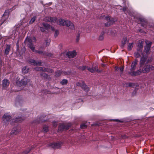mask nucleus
I'll use <instances>...</instances> for the list:
<instances>
[{
  "label": "nucleus",
  "mask_w": 154,
  "mask_h": 154,
  "mask_svg": "<svg viewBox=\"0 0 154 154\" xmlns=\"http://www.w3.org/2000/svg\"><path fill=\"white\" fill-rule=\"evenodd\" d=\"M25 42L28 45V47L33 52H37L35 49V47L31 42V40L29 39H26Z\"/></svg>",
  "instance_id": "3"
},
{
  "label": "nucleus",
  "mask_w": 154,
  "mask_h": 154,
  "mask_svg": "<svg viewBox=\"0 0 154 154\" xmlns=\"http://www.w3.org/2000/svg\"><path fill=\"white\" fill-rule=\"evenodd\" d=\"M87 127V125L85 124H82L80 125V127L81 128L83 129Z\"/></svg>",
  "instance_id": "27"
},
{
  "label": "nucleus",
  "mask_w": 154,
  "mask_h": 154,
  "mask_svg": "<svg viewBox=\"0 0 154 154\" xmlns=\"http://www.w3.org/2000/svg\"><path fill=\"white\" fill-rule=\"evenodd\" d=\"M87 69L88 70L92 73L94 72L95 71H97V69L95 67H93L92 68L87 67Z\"/></svg>",
  "instance_id": "17"
},
{
  "label": "nucleus",
  "mask_w": 154,
  "mask_h": 154,
  "mask_svg": "<svg viewBox=\"0 0 154 154\" xmlns=\"http://www.w3.org/2000/svg\"><path fill=\"white\" fill-rule=\"evenodd\" d=\"M146 45L145 48V51L146 54H148L149 51L152 43L148 41H146Z\"/></svg>",
  "instance_id": "4"
},
{
  "label": "nucleus",
  "mask_w": 154,
  "mask_h": 154,
  "mask_svg": "<svg viewBox=\"0 0 154 154\" xmlns=\"http://www.w3.org/2000/svg\"><path fill=\"white\" fill-rule=\"evenodd\" d=\"M2 23H1V25H2Z\"/></svg>",
  "instance_id": "40"
},
{
  "label": "nucleus",
  "mask_w": 154,
  "mask_h": 154,
  "mask_svg": "<svg viewBox=\"0 0 154 154\" xmlns=\"http://www.w3.org/2000/svg\"><path fill=\"white\" fill-rule=\"evenodd\" d=\"M142 52V50L137 49V51L135 53V56L136 57H139L140 56V54Z\"/></svg>",
  "instance_id": "15"
},
{
  "label": "nucleus",
  "mask_w": 154,
  "mask_h": 154,
  "mask_svg": "<svg viewBox=\"0 0 154 154\" xmlns=\"http://www.w3.org/2000/svg\"><path fill=\"white\" fill-rule=\"evenodd\" d=\"M44 21L53 23L57 22V24L60 26H66L71 29H73L74 28V26L72 22L67 20H65L62 19H60L58 21H57V18L56 17H47L44 19Z\"/></svg>",
  "instance_id": "2"
},
{
  "label": "nucleus",
  "mask_w": 154,
  "mask_h": 154,
  "mask_svg": "<svg viewBox=\"0 0 154 154\" xmlns=\"http://www.w3.org/2000/svg\"><path fill=\"white\" fill-rule=\"evenodd\" d=\"M9 84V82L8 80L5 79L2 82V86L3 88H5L7 87Z\"/></svg>",
  "instance_id": "10"
},
{
  "label": "nucleus",
  "mask_w": 154,
  "mask_h": 154,
  "mask_svg": "<svg viewBox=\"0 0 154 154\" xmlns=\"http://www.w3.org/2000/svg\"><path fill=\"white\" fill-rule=\"evenodd\" d=\"M110 24V23H109V22H108L107 23V25H109Z\"/></svg>",
  "instance_id": "37"
},
{
  "label": "nucleus",
  "mask_w": 154,
  "mask_h": 154,
  "mask_svg": "<svg viewBox=\"0 0 154 154\" xmlns=\"http://www.w3.org/2000/svg\"><path fill=\"white\" fill-rule=\"evenodd\" d=\"M67 82V81L66 79H63L60 83L62 85H64L66 84Z\"/></svg>",
  "instance_id": "24"
},
{
  "label": "nucleus",
  "mask_w": 154,
  "mask_h": 154,
  "mask_svg": "<svg viewBox=\"0 0 154 154\" xmlns=\"http://www.w3.org/2000/svg\"><path fill=\"white\" fill-rule=\"evenodd\" d=\"M11 46L10 45H8L5 50V53L6 54H8L10 50Z\"/></svg>",
  "instance_id": "16"
},
{
  "label": "nucleus",
  "mask_w": 154,
  "mask_h": 154,
  "mask_svg": "<svg viewBox=\"0 0 154 154\" xmlns=\"http://www.w3.org/2000/svg\"><path fill=\"white\" fill-rule=\"evenodd\" d=\"M77 85L78 86H80L86 92L89 91V88L83 82H82V84L78 82L77 83Z\"/></svg>",
  "instance_id": "5"
},
{
  "label": "nucleus",
  "mask_w": 154,
  "mask_h": 154,
  "mask_svg": "<svg viewBox=\"0 0 154 154\" xmlns=\"http://www.w3.org/2000/svg\"><path fill=\"white\" fill-rule=\"evenodd\" d=\"M11 116L8 114H5L3 116V121H8L11 119Z\"/></svg>",
  "instance_id": "14"
},
{
  "label": "nucleus",
  "mask_w": 154,
  "mask_h": 154,
  "mask_svg": "<svg viewBox=\"0 0 154 154\" xmlns=\"http://www.w3.org/2000/svg\"><path fill=\"white\" fill-rule=\"evenodd\" d=\"M60 75V72H56V73L55 75L56 76H59Z\"/></svg>",
  "instance_id": "32"
},
{
  "label": "nucleus",
  "mask_w": 154,
  "mask_h": 154,
  "mask_svg": "<svg viewBox=\"0 0 154 154\" xmlns=\"http://www.w3.org/2000/svg\"><path fill=\"white\" fill-rule=\"evenodd\" d=\"M103 38V37L102 35H101L99 37V39L100 40H102Z\"/></svg>",
  "instance_id": "33"
},
{
  "label": "nucleus",
  "mask_w": 154,
  "mask_h": 154,
  "mask_svg": "<svg viewBox=\"0 0 154 154\" xmlns=\"http://www.w3.org/2000/svg\"><path fill=\"white\" fill-rule=\"evenodd\" d=\"M49 146L53 148H58L61 146L60 144L59 143H51L49 144Z\"/></svg>",
  "instance_id": "7"
},
{
  "label": "nucleus",
  "mask_w": 154,
  "mask_h": 154,
  "mask_svg": "<svg viewBox=\"0 0 154 154\" xmlns=\"http://www.w3.org/2000/svg\"><path fill=\"white\" fill-rule=\"evenodd\" d=\"M40 29H41V30L42 32H44L45 31V29L43 28L40 27Z\"/></svg>",
  "instance_id": "34"
},
{
  "label": "nucleus",
  "mask_w": 154,
  "mask_h": 154,
  "mask_svg": "<svg viewBox=\"0 0 154 154\" xmlns=\"http://www.w3.org/2000/svg\"><path fill=\"white\" fill-rule=\"evenodd\" d=\"M48 128L47 127H45L43 128V131L45 132H47L48 131Z\"/></svg>",
  "instance_id": "28"
},
{
  "label": "nucleus",
  "mask_w": 154,
  "mask_h": 154,
  "mask_svg": "<svg viewBox=\"0 0 154 154\" xmlns=\"http://www.w3.org/2000/svg\"><path fill=\"white\" fill-rule=\"evenodd\" d=\"M27 39H29L31 40V42L32 44L33 42H35L36 41V39L35 38L33 37L32 38V39H30L29 38H27Z\"/></svg>",
  "instance_id": "26"
},
{
  "label": "nucleus",
  "mask_w": 154,
  "mask_h": 154,
  "mask_svg": "<svg viewBox=\"0 0 154 154\" xmlns=\"http://www.w3.org/2000/svg\"><path fill=\"white\" fill-rule=\"evenodd\" d=\"M147 57L145 56L142 57L141 59L140 64L141 65L140 67V69L136 72L132 71L130 73V74L133 76H136L140 74L142 72L143 73H146L149 72L150 71L154 69V66L151 65H148L144 66L142 68L141 70V69L142 67V65L145 62Z\"/></svg>",
  "instance_id": "1"
},
{
  "label": "nucleus",
  "mask_w": 154,
  "mask_h": 154,
  "mask_svg": "<svg viewBox=\"0 0 154 154\" xmlns=\"http://www.w3.org/2000/svg\"><path fill=\"white\" fill-rule=\"evenodd\" d=\"M69 128V127H67L65 126L63 124L60 125L59 127V130L60 131L63 130V129H67Z\"/></svg>",
  "instance_id": "18"
},
{
  "label": "nucleus",
  "mask_w": 154,
  "mask_h": 154,
  "mask_svg": "<svg viewBox=\"0 0 154 154\" xmlns=\"http://www.w3.org/2000/svg\"><path fill=\"white\" fill-rule=\"evenodd\" d=\"M59 32L57 30H56L55 31V33H54V36L55 37H57L58 36V35L59 34Z\"/></svg>",
  "instance_id": "30"
},
{
  "label": "nucleus",
  "mask_w": 154,
  "mask_h": 154,
  "mask_svg": "<svg viewBox=\"0 0 154 154\" xmlns=\"http://www.w3.org/2000/svg\"><path fill=\"white\" fill-rule=\"evenodd\" d=\"M29 152V151H28L27 152H26V153H28Z\"/></svg>",
  "instance_id": "39"
},
{
  "label": "nucleus",
  "mask_w": 154,
  "mask_h": 154,
  "mask_svg": "<svg viewBox=\"0 0 154 154\" xmlns=\"http://www.w3.org/2000/svg\"><path fill=\"white\" fill-rule=\"evenodd\" d=\"M38 52L39 53H40V52Z\"/></svg>",
  "instance_id": "41"
},
{
  "label": "nucleus",
  "mask_w": 154,
  "mask_h": 154,
  "mask_svg": "<svg viewBox=\"0 0 154 154\" xmlns=\"http://www.w3.org/2000/svg\"><path fill=\"white\" fill-rule=\"evenodd\" d=\"M124 69V67L122 66L120 68H119V71L120 72H122Z\"/></svg>",
  "instance_id": "29"
},
{
  "label": "nucleus",
  "mask_w": 154,
  "mask_h": 154,
  "mask_svg": "<svg viewBox=\"0 0 154 154\" xmlns=\"http://www.w3.org/2000/svg\"><path fill=\"white\" fill-rule=\"evenodd\" d=\"M35 70L39 71H42L43 72H52L53 70L49 68L43 69L42 67H38L35 68Z\"/></svg>",
  "instance_id": "6"
},
{
  "label": "nucleus",
  "mask_w": 154,
  "mask_h": 154,
  "mask_svg": "<svg viewBox=\"0 0 154 154\" xmlns=\"http://www.w3.org/2000/svg\"><path fill=\"white\" fill-rule=\"evenodd\" d=\"M36 17H33L31 20L29 22L30 23H33L36 20Z\"/></svg>",
  "instance_id": "23"
},
{
  "label": "nucleus",
  "mask_w": 154,
  "mask_h": 154,
  "mask_svg": "<svg viewBox=\"0 0 154 154\" xmlns=\"http://www.w3.org/2000/svg\"><path fill=\"white\" fill-rule=\"evenodd\" d=\"M29 62L31 64L35 66H39L41 64V63L40 62L36 61L33 60H30Z\"/></svg>",
  "instance_id": "9"
},
{
  "label": "nucleus",
  "mask_w": 154,
  "mask_h": 154,
  "mask_svg": "<svg viewBox=\"0 0 154 154\" xmlns=\"http://www.w3.org/2000/svg\"><path fill=\"white\" fill-rule=\"evenodd\" d=\"M106 20L108 21V20H109L110 18L109 17H107L106 18Z\"/></svg>",
  "instance_id": "36"
},
{
  "label": "nucleus",
  "mask_w": 154,
  "mask_h": 154,
  "mask_svg": "<svg viewBox=\"0 0 154 154\" xmlns=\"http://www.w3.org/2000/svg\"><path fill=\"white\" fill-rule=\"evenodd\" d=\"M8 16L7 12H5L4 13L3 16H2V18L3 20H5L6 19H7L8 17Z\"/></svg>",
  "instance_id": "21"
},
{
  "label": "nucleus",
  "mask_w": 154,
  "mask_h": 154,
  "mask_svg": "<svg viewBox=\"0 0 154 154\" xmlns=\"http://www.w3.org/2000/svg\"><path fill=\"white\" fill-rule=\"evenodd\" d=\"M42 24L45 28L46 29H51L52 30H53L54 29V27L51 26L47 23H44Z\"/></svg>",
  "instance_id": "13"
},
{
  "label": "nucleus",
  "mask_w": 154,
  "mask_h": 154,
  "mask_svg": "<svg viewBox=\"0 0 154 154\" xmlns=\"http://www.w3.org/2000/svg\"><path fill=\"white\" fill-rule=\"evenodd\" d=\"M29 82L26 78H24L23 79L21 80L20 82V85H25L27 84V83Z\"/></svg>",
  "instance_id": "12"
},
{
  "label": "nucleus",
  "mask_w": 154,
  "mask_h": 154,
  "mask_svg": "<svg viewBox=\"0 0 154 154\" xmlns=\"http://www.w3.org/2000/svg\"><path fill=\"white\" fill-rule=\"evenodd\" d=\"M50 39H47L46 41V44L47 45H48L50 44Z\"/></svg>",
  "instance_id": "31"
},
{
  "label": "nucleus",
  "mask_w": 154,
  "mask_h": 154,
  "mask_svg": "<svg viewBox=\"0 0 154 154\" xmlns=\"http://www.w3.org/2000/svg\"><path fill=\"white\" fill-rule=\"evenodd\" d=\"M86 67V66H80L79 67H78V69H80V70H85L86 68H87V67Z\"/></svg>",
  "instance_id": "25"
},
{
  "label": "nucleus",
  "mask_w": 154,
  "mask_h": 154,
  "mask_svg": "<svg viewBox=\"0 0 154 154\" xmlns=\"http://www.w3.org/2000/svg\"><path fill=\"white\" fill-rule=\"evenodd\" d=\"M76 54V53L75 51H69L67 53V55L69 58H72L75 57Z\"/></svg>",
  "instance_id": "8"
},
{
  "label": "nucleus",
  "mask_w": 154,
  "mask_h": 154,
  "mask_svg": "<svg viewBox=\"0 0 154 154\" xmlns=\"http://www.w3.org/2000/svg\"><path fill=\"white\" fill-rule=\"evenodd\" d=\"M29 71V69L26 66L23 67L22 69V72L23 74L27 73Z\"/></svg>",
  "instance_id": "19"
},
{
  "label": "nucleus",
  "mask_w": 154,
  "mask_h": 154,
  "mask_svg": "<svg viewBox=\"0 0 154 154\" xmlns=\"http://www.w3.org/2000/svg\"><path fill=\"white\" fill-rule=\"evenodd\" d=\"M115 69L116 70H119V68L118 67L116 66L115 67Z\"/></svg>",
  "instance_id": "35"
},
{
  "label": "nucleus",
  "mask_w": 154,
  "mask_h": 154,
  "mask_svg": "<svg viewBox=\"0 0 154 154\" xmlns=\"http://www.w3.org/2000/svg\"><path fill=\"white\" fill-rule=\"evenodd\" d=\"M143 42L141 41H140L139 42L138 44V47L139 48V49L141 50V48H143Z\"/></svg>",
  "instance_id": "20"
},
{
  "label": "nucleus",
  "mask_w": 154,
  "mask_h": 154,
  "mask_svg": "<svg viewBox=\"0 0 154 154\" xmlns=\"http://www.w3.org/2000/svg\"><path fill=\"white\" fill-rule=\"evenodd\" d=\"M2 63V62L1 60H0V64Z\"/></svg>",
  "instance_id": "38"
},
{
  "label": "nucleus",
  "mask_w": 154,
  "mask_h": 154,
  "mask_svg": "<svg viewBox=\"0 0 154 154\" xmlns=\"http://www.w3.org/2000/svg\"><path fill=\"white\" fill-rule=\"evenodd\" d=\"M133 47V43H130L129 44L128 47V50H131Z\"/></svg>",
  "instance_id": "22"
},
{
  "label": "nucleus",
  "mask_w": 154,
  "mask_h": 154,
  "mask_svg": "<svg viewBox=\"0 0 154 154\" xmlns=\"http://www.w3.org/2000/svg\"><path fill=\"white\" fill-rule=\"evenodd\" d=\"M137 61L136 60H135L132 63L131 65V70L133 71L135 69V67L137 65Z\"/></svg>",
  "instance_id": "11"
},
{
  "label": "nucleus",
  "mask_w": 154,
  "mask_h": 154,
  "mask_svg": "<svg viewBox=\"0 0 154 154\" xmlns=\"http://www.w3.org/2000/svg\"><path fill=\"white\" fill-rule=\"evenodd\" d=\"M123 10L124 11H125L124 9H123Z\"/></svg>",
  "instance_id": "42"
}]
</instances>
